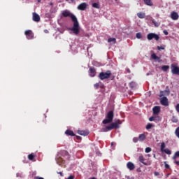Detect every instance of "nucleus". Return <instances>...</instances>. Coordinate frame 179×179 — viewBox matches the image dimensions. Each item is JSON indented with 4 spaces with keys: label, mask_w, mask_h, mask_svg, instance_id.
<instances>
[{
    "label": "nucleus",
    "mask_w": 179,
    "mask_h": 179,
    "mask_svg": "<svg viewBox=\"0 0 179 179\" xmlns=\"http://www.w3.org/2000/svg\"><path fill=\"white\" fill-rule=\"evenodd\" d=\"M154 174H155V176H159V172H155Z\"/></svg>",
    "instance_id": "48"
},
{
    "label": "nucleus",
    "mask_w": 179,
    "mask_h": 179,
    "mask_svg": "<svg viewBox=\"0 0 179 179\" xmlns=\"http://www.w3.org/2000/svg\"><path fill=\"white\" fill-rule=\"evenodd\" d=\"M66 135H68L69 136H75V133H73V131L67 129L65 131Z\"/></svg>",
    "instance_id": "21"
},
{
    "label": "nucleus",
    "mask_w": 179,
    "mask_h": 179,
    "mask_svg": "<svg viewBox=\"0 0 179 179\" xmlns=\"http://www.w3.org/2000/svg\"><path fill=\"white\" fill-rule=\"evenodd\" d=\"M77 139L78 141H81L82 140V137L77 136Z\"/></svg>",
    "instance_id": "45"
},
{
    "label": "nucleus",
    "mask_w": 179,
    "mask_h": 179,
    "mask_svg": "<svg viewBox=\"0 0 179 179\" xmlns=\"http://www.w3.org/2000/svg\"><path fill=\"white\" fill-rule=\"evenodd\" d=\"M172 122L177 123L178 122V118L176 116H173L171 119Z\"/></svg>",
    "instance_id": "30"
},
{
    "label": "nucleus",
    "mask_w": 179,
    "mask_h": 179,
    "mask_svg": "<svg viewBox=\"0 0 179 179\" xmlns=\"http://www.w3.org/2000/svg\"><path fill=\"white\" fill-rule=\"evenodd\" d=\"M136 38H138V39L142 38V34L141 32L137 33L136 34Z\"/></svg>",
    "instance_id": "34"
},
{
    "label": "nucleus",
    "mask_w": 179,
    "mask_h": 179,
    "mask_svg": "<svg viewBox=\"0 0 179 179\" xmlns=\"http://www.w3.org/2000/svg\"><path fill=\"white\" fill-rule=\"evenodd\" d=\"M94 87H95L96 89H99V87H100V84H99V83L94 84Z\"/></svg>",
    "instance_id": "37"
},
{
    "label": "nucleus",
    "mask_w": 179,
    "mask_h": 179,
    "mask_svg": "<svg viewBox=\"0 0 179 179\" xmlns=\"http://www.w3.org/2000/svg\"><path fill=\"white\" fill-rule=\"evenodd\" d=\"M143 2L148 6H153V2L152 0H143Z\"/></svg>",
    "instance_id": "23"
},
{
    "label": "nucleus",
    "mask_w": 179,
    "mask_h": 179,
    "mask_svg": "<svg viewBox=\"0 0 179 179\" xmlns=\"http://www.w3.org/2000/svg\"><path fill=\"white\" fill-rule=\"evenodd\" d=\"M163 33L165 34V36H169V31H167V30H164Z\"/></svg>",
    "instance_id": "39"
},
{
    "label": "nucleus",
    "mask_w": 179,
    "mask_h": 179,
    "mask_svg": "<svg viewBox=\"0 0 179 179\" xmlns=\"http://www.w3.org/2000/svg\"><path fill=\"white\" fill-rule=\"evenodd\" d=\"M155 120H156V117L152 116L149 118V121H155Z\"/></svg>",
    "instance_id": "38"
},
{
    "label": "nucleus",
    "mask_w": 179,
    "mask_h": 179,
    "mask_svg": "<svg viewBox=\"0 0 179 179\" xmlns=\"http://www.w3.org/2000/svg\"><path fill=\"white\" fill-rule=\"evenodd\" d=\"M78 134L79 135H83V136H87V135H89V132L83 130H78Z\"/></svg>",
    "instance_id": "20"
},
{
    "label": "nucleus",
    "mask_w": 179,
    "mask_h": 179,
    "mask_svg": "<svg viewBox=\"0 0 179 179\" xmlns=\"http://www.w3.org/2000/svg\"><path fill=\"white\" fill-rule=\"evenodd\" d=\"M148 40H156V41H159L160 39V36L155 33H150L147 35Z\"/></svg>",
    "instance_id": "5"
},
{
    "label": "nucleus",
    "mask_w": 179,
    "mask_h": 179,
    "mask_svg": "<svg viewBox=\"0 0 179 179\" xmlns=\"http://www.w3.org/2000/svg\"><path fill=\"white\" fill-rule=\"evenodd\" d=\"M170 69V66H162V70L164 71V72H167V71H169V69Z\"/></svg>",
    "instance_id": "27"
},
{
    "label": "nucleus",
    "mask_w": 179,
    "mask_h": 179,
    "mask_svg": "<svg viewBox=\"0 0 179 179\" xmlns=\"http://www.w3.org/2000/svg\"><path fill=\"white\" fill-rule=\"evenodd\" d=\"M64 17H71L72 22H73V27L70 29L73 33L78 36L80 33V27H79V22H78V18L75 15L68 10H64L62 13Z\"/></svg>",
    "instance_id": "1"
},
{
    "label": "nucleus",
    "mask_w": 179,
    "mask_h": 179,
    "mask_svg": "<svg viewBox=\"0 0 179 179\" xmlns=\"http://www.w3.org/2000/svg\"><path fill=\"white\" fill-rule=\"evenodd\" d=\"M117 40L115 39V38H109L108 39V43H113V44H115Z\"/></svg>",
    "instance_id": "26"
},
{
    "label": "nucleus",
    "mask_w": 179,
    "mask_h": 179,
    "mask_svg": "<svg viewBox=\"0 0 179 179\" xmlns=\"http://www.w3.org/2000/svg\"><path fill=\"white\" fill-rule=\"evenodd\" d=\"M160 103L162 106H165V107H167L169 106V99L166 96H163L160 99Z\"/></svg>",
    "instance_id": "10"
},
{
    "label": "nucleus",
    "mask_w": 179,
    "mask_h": 179,
    "mask_svg": "<svg viewBox=\"0 0 179 179\" xmlns=\"http://www.w3.org/2000/svg\"><path fill=\"white\" fill-rule=\"evenodd\" d=\"M178 13L173 11L171 13V18L172 20H178Z\"/></svg>",
    "instance_id": "12"
},
{
    "label": "nucleus",
    "mask_w": 179,
    "mask_h": 179,
    "mask_svg": "<svg viewBox=\"0 0 179 179\" xmlns=\"http://www.w3.org/2000/svg\"><path fill=\"white\" fill-rule=\"evenodd\" d=\"M44 33H45L46 34H48V33H50V31H48V29H45L44 30Z\"/></svg>",
    "instance_id": "46"
},
{
    "label": "nucleus",
    "mask_w": 179,
    "mask_h": 179,
    "mask_svg": "<svg viewBox=\"0 0 179 179\" xmlns=\"http://www.w3.org/2000/svg\"><path fill=\"white\" fill-rule=\"evenodd\" d=\"M164 148H166V143H162L160 148L161 152H164L166 155H171V150H170L169 148L164 149Z\"/></svg>",
    "instance_id": "7"
},
{
    "label": "nucleus",
    "mask_w": 179,
    "mask_h": 179,
    "mask_svg": "<svg viewBox=\"0 0 179 179\" xmlns=\"http://www.w3.org/2000/svg\"><path fill=\"white\" fill-rule=\"evenodd\" d=\"M152 111H153V114H155V115H157L159 114V113H160V106H155L152 108Z\"/></svg>",
    "instance_id": "18"
},
{
    "label": "nucleus",
    "mask_w": 179,
    "mask_h": 179,
    "mask_svg": "<svg viewBox=\"0 0 179 179\" xmlns=\"http://www.w3.org/2000/svg\"><path fill=\"white\" fill-rule=\"evenodd\" d=\"M148 157H150V155L148 154Z\"/></svg>",
    "instance_id": "50"
},
{
    "label": "nucleus",
    "mask_w": 179,
    "mask_h": 179,
    "mask_svg": "<svg viewBox=\"0 0 179 179\" xmlns=\"http://www.w3.org/2000/svg\"><path fill=\"white\" fill-rule=\"evenodd\" d=\"M151 58H152V59H154L155 61H157V62H162V59H160L159 57L156 55V53H152L151 55Z\"/></svg>",
    "instance_id": "17"
},
{
    "label": "nucleus",
    "mask_w": 179,
    "mask_h": 179,
    "mask_svg": "<svg viewBox=\"0 0 179 179\" xmlns=\"http://www.w3.org/2000/svg\"><path fill=\"white\" fill-rule=\"evenodd\" d=\"M176 110L178 113H179V103H178L176 106Z\"/></svg>",
    "instance_id": "40"
},
{
    "label": "nucleus",
    "mask_w": 179,
    "mask_h": 179,
    "mask_svg": "<svg viewBox=\"0 0 179 179\" xmlns=\"http://www.w3.org/2000/svg\"><path fill=\"white\" fill-rule=\"evenodd\" d=\"M35 179H44V178L36 176V177H35Z\"/></svg>",
    "instance_id": "47"
},
{
    "label": "nucleus",
    "mask_w": 179,
    "mask_h": 179,
    "mask_svg": "<svg viewBox=\"0 0 179 179\" xmlns=\"http://www.w3.org/2000/svg\"><path fill=\"white\" fill-rule=\"evenodd\" d=\"M96 69L94 67H90L89 69V75L91 76V78H94L96 76Z\"/></svg>",
    "instance_id": "11"
},
{
    "label": "nucleus",
    "mask_w": 179,
    "mask_h": 179,
    "mask_svg": "<svg viewBox=\"0 0 179 179\" xmlns=\"http://www.w3.org/2000/svg\"><path fill=\"white\" fill-rule=\"evenodd\" d=\"M50 5H52V3H50Z\"/></svg>",
    "instance_id": "52"
},
{
    "label": "nucleus",
    "mask_w": 179,
    "mask_h": 179,
    "mask_svg": "<svg viewBox=\"0 0 179 179\" xmlns=\"http://www.w3.org/2000/svg\"><path fill=\"white\" fill-rule=\"evenodd\" d=\"M175 135H176V136H177V138H178V139H179V127L176 129Z\"/></svg>",
    "instance_id": "32"
},
{
    "label": "nucleus",
    "mask_w": 179,
    "mask_h": 179,
    "mask_svg": "<svg viewBox=\"0 0 179 179\" xmlns=\"http://www.w3.org/2000/svg\"><path fill=\"white\" fill-rule=\"evenodd\" d=\"M153 127H155L152 123H148L146 126V129L149 130V129H152V128H153Z\"/></svg>",
    "instance_id": "29"
},
{
    "label": "nucleus",
    "mask_w": 179,
    "mask_h": 179,
    "mask_svg": "<svg viewBox=\"0 0 179 179\" xmlns=\"http://www.w3.org/2000/svg\"><path fill=\"white\" fill-rule=\"evenodd\" d=\"M110 76H111V71L108 70L106 72L99 73L98 78H99L101 80H104L105 79H109Z\"/></svg>",
    "instance_id": "4"
},
{
    "label": "nucleus",
    "mask_w": 179,
    "mask_h": 179,
    "mask_svg": "<svg viewBox=\"0 0 179 179\" xmlns=\"http://www.w3.org/2000/svg\"><path fill=\"white\" fill-rule=\"evenodd\" d=\"M152 23L154 24V26H155V27H159V26H160V22H157L155 20H152Z\"/></svg>",
    "instance_id": "28"
},
{
    "label": "nucleus",
    "mask_w": 179,
    "mask_h": 179,
    "mask_svg": "<svg viewBox=\"0 0 179 179\" xmlns=\"http://www.w3.org/2000/svg\"><path fill=\"white\" fill-rule=\"evenodd\" d=\"M145 153H150V152H152V148H150V147H148L145 148Z\"/></svg>",
    "instance_id": "35"
},
{
    "label": "nucleus",
    "mask_w": 179,
    "mask_h": 179,
    "mask_svg": "<svg viewBox=\"0 0 179 179\" xmlns=\"http://www.w3.org/2000/svg\"><path fill=\"white\" fill-rule=\"evenodd\" d=\"M127 167L130 171L135 170V164H134L132 162H128L127 164Z\"/></svg>",
    "instance_id": "19"
},
{
    "label": "nucleus",
    "mask_w": 179,
    "mask_h": 179,
    "mask_svg": "<svg viewBox=\"0 0 179 179\" xmlns=\"http://www.w3.org/2000/svg\"><path fill=\"white\" fill-rule=\"evenodd\" d=\"M57 174H59L61 177H64V173L62 172H57Z\"/></svg>",
    "instance_id": "42"
},
{
    "label": "nucleus",
    "mask_w": 179,
    "mask_h": 179,
    "mask_svg": "<svg viewBox=\"0 0 179 179\" xmlns=\"http://www.w3.org/2000/svg\"><path fill=\"white\" fill-rule=\"evenodd\" d=\"M41 0H38V2H40Z\"/></svg>",
    "instance_id": "51"
},
{
    "label": "nucleus",
    "mask_w": 179,
    "mask_h": 179,
    "mask_svg": "<svg viewBox=\"0 0 179 179\" xmlns=\"http://www.w3.org/2000/svg\"><path fill=\"white\" fill-rule=\"evenodd\" d=\"M111 145H113V143H111Z\"/></svg>",
    "instance_id": "53"
},
{
    "label": "nucleus",
    "mask_w": 179,
    "mask_h": 179,
    "mask_svg": "<svg viewBox=\"0 0 179 179\" xmlns=\"http://www.w3.org/2000/svg\"><path fill=\"white\" fill-rule=\"evenodd\" d=\"M165 169H170V165L166 164H165Z\"/></svg>",
    "instance_id": "44"
},
{
    "label": "nucleus",
    "mask_w": 179,
    "mask_h": 179,
    "mask_svg": "<svg viewBox=\"0 0 179 179\" xmlns=\"http://www.w3.org/2000/svg\"><path fill=\"white\" fill-rule=\"evenodd\" d=\"M121 124H122V121L117 119L114 122H112L110 124L106 126V129L103 130V132H108V131H112V129H118Z\"/></svg>",
    "instance_id": "2"
},
{
    "label": "nucleus",
    "mask_w": 179,
    "mask_h": 179,
    "mask_svg": "<svg viewBox=\"0 0 179 179\" xmlns=\"http://www.w3.org/2000/svg\"><path fill=\"white\" fill-rule=\"evenodd\" d=\"M66 1H68V0H66Z\"/></svg>",
    "instance_id": "55"
},
{
    "label": "nucleus",
    "mask_w": 179,
    "mask_h": 179,
    "mask_svg": "<svg viewBox=\"0 0 179 179\" xmlns=\"http://www.w3.org/2000/svg\"><path fill=\"white\" fill-rule=\"evenodd\" d=\"M32 16L34 22H40V15L37 13H33Z\"/></svg>",
    "instance_id": "15"
},
{
    "label": "nucleus",
    "mask_w": 179,
    "mask_h": 179,
    "mask_svg": "<svg viewBox=\"0 0 179 179\" xmlns=\"http://www.w3.org/2000/svg\"><path fill=\"white\" fill-rule=\"evenodd\" d=\"M170 95V90L161 91L159 94V97H163V96H169Z\"/></svg>",
    "instance_id": "16"
},
{
    "label": "nucleus",
    "mask_w": 179,
    "mask_h": 179,
    "mask_svg": "<svg viewBox=\"0 0 179 179\" xmlns=\"http://www.w3.org/2000/svg\"><path fill=\"white\" fill-rule=\"evenodd\" d=\"M62 156H64V157H66L67 160H69V159H71V155H69V152H68L67 151H63Z\"/></svg>",
    "instance_id": "22"
},
{
    "label": "nucleus",
    "mask_w": 179,
    "mask_h": 179,
    "mask_svg": "<svg viewBox=\"0 0 179 179\" xmlns=\"http://www.w3.org/2000/svg\"><path fill=\"white\" fill-rule=\"evenodd\" d=\"M178 157H179V151H176L174 153L173 156L172 157V159L173 160V163L175 164H176V166H179Z\"/></svg>",
    "instance_id": "9"
},
{
    "label": "nucleus",
    "mask_w": 179,
    "mask_h": 179,
    "mask_svg": "<svg viewBox=\"0 0 179 179\" xmlns=\"http://www.w3.org/2000/svg\"><path fill=\"white\" fill-rule=\"evenodd\" d=\"M113 120H114V110H110L106 115V119L102 121V124H110V122H113Z\"/></svg>",
    "instance_id": "3"
},
{
    "label": "nucleus",
    "mask_w": 179,
    "mask_h": 179,
    "mask_svg": "<svg viewBox=\"0 0 179 179\" xmlns=\"http://www.w3.org/2000/svg\"><path fill=\"white\" fill-rule=\"evenodd\" d=\"M138 141H139V138H138L137 137H134V138H133V142H134V143H138Z\"/></svg>",
    "instance_id": "36"
},
{
    "label": "nucleus",
    "mask_w": 179,
    "mask_h": 179,
    "mask_svg": "<svg viewBox=\"0 0 179 179\" xmlns=\"http://www.w3.org/2000/svg\"><path fill=\"white\" fill-rule=\"evenodd\" d=\"M145 160L146 159H145L143 155H140L138 157V162H140V163H142V164H144V166H148V164L145 162Z\"/></svg>",
    "instance_id": "14"
},
{
    "label": "nucleus",
    "mask_w": 179,
    "mask_h": 179,
    "mask_svg": "<svg viewBox=\"0 0 179 179\" xmlns=\"http://www.w3.org/2000/svg\"><path fill=\"white\" fill-rule=\"evenodd\" d=\"M127 73H131V70L128 68L126 69Z\"/></svg>",
    "instance_id": "43"
},
{
    "label": "nucleus",
    "mask_w": 179,
    "mask_h": 179,
    "mask_svg": "<svg viewBox=\"0 0 179 179\" xmlns=\"http://www.w3.org/2000/svg\"><path fill=\"white\" fill-rule=\"evenodd\" d=\"M34 154L31 153L28 155L29 160H34Z\"/></svg>",
    "instance_id": "31"
},
{
    "label": "nucleus",
    "mask_w": 179,
    "mask_h": 179,
    "mask_svg": "<svg viewBox=\"0 0 179 179\" xmlns=\"http://www.w3.org/2000/svg\"><path fill=\"white\" fill-rule=\"evenodd\" d=\"M137 16L138 17H139V19H145L146 14H145V13L143 12H139L137 13Z\"/></svg>",
    "instance_id": "24"
},
{
    "label": "nucleus",
    "mask_w": 179,
    "mask_h": 179,
    "mask_svg": "<svg viewBox=\"0 0 179 179\" xmlns=\"http://www.w3.org/2000/svg\"><path fill=\"white\" fill-rule=\"evenodd\" d=\"M171 68L173 75L179 76V67L178 66H176V64H171Z\"/></svg>",
    "instance_id": "8"
},
{
    "label": "nucleus",
    "mask_w": 179,
    "mask_h": 179,
    "mask_svg": "<svg viewBox=\"0 0 179 179\" xmlns=\"http://www.w3.org/2000/svg\"><path fill=\"white\" fill-rule=\"evenodd\" d=\"M93 8H96V9H99L100 8V6L97 3H92Z\"/></svg>",
    "instance_id": "33"
},
{
    "label": "nucleus",
    "mask_w": 179,
    "mask_h": 179,
    "mask_svg": "<svg viewBox=\"0 0 179 179\" xmlns=\"http://www.w3.org/2000/svg\"><path fill=\"white\" fill-rule=\"evenodd\" d=\"M145 139H146V135H145L144 134H141L139 135L138 141H140V142H143Z\"/></svg>",
    "instance_id": "25"
},
{
    "label": "nucleus",
    "mask_w": 179,
    "mask_h": 179,
    "mask_svg": "<svg viewBox=\"0 0 179 179\" xmlns=\"http://www.w3.org/2000/svg\"><path fill=\"white\" fill-rule=\"evenodd\" d=\"M157 50L160 51V50H164V48H163L162 46H157Z\"/></svg>",
    "instance_id": "41"
},
{
    "label": "nucleus",
    "mask_w": 179,
    "mask_h": 179,
    "mask_svg": "<svg viewBox=\"0 0 179 179\" xmlns=\"http://www.w3.org/2000/svg\"><path fill=\"white\" fill-rule=\"evenodd\" d=\"M71 1H73V0H71Z\"/></svg>",
    "instance_id": "54"
},
{
    "label": "nucleus",
    "mask_w": 179,
    "mask_h": 179,
    "mask_svg": "<svg viewBox=\"0 0 179 179\" xmlns=\"http://www.w3.org/2000/svg\"><path fill=\"white\" fill-rule=\"evenodd\" d=\"M24 34L28 40H33L34 38V33L31 30L25 31Z\"/></svg>",
    "instance_id": "6"
},
{
    "label": "nucleus",
    "mask_w": 179,
    "mask_h": 179,
    "mask_svg": "<svg viewBox=\"0 0 179 179\" xmlns=\"http://www.w3.org/2000/svg\"><path fill=\"white\" fill-rule=\"evenodd\" d=\"M91 179H97V178H96L93 177V178H92Z\"/></svg>",
    "instance_id": "49"
},
{
    "label": "nucleus",
    "mask_w": 179,
    "mask_h": 179,
    "mask_svg": "<svg viewBox=\"0 0 179 179\" xmlns=\"http://www.w3.org/2000/svg\"><path fill=\"white\" fill-rule=\"evenodd\" d=\"M87 8V4H86V3H82L78 6V10H85Z\"/></svg>",
    "instance_id": "13"
}]
</instances>
